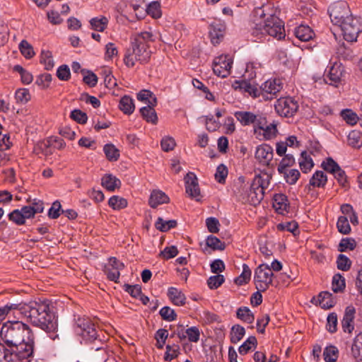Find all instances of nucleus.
Segmentation results:
<instances>
[{
    "instance_id": "1",
    "label": "nucleus",
    "mask_w": 362,
    "mask_h": 362,
    "mask_svg": "<svg viewBox=\"0 0 362 362\" xmlns=\"http://www.w3.org/2000/svg\"><path fill=\"white\" fill-rule=\"evenodd\" d=\"M0 336L11 348L21 347V351L28 352L27 361L33 356L35 337L28 325L18 320L7 321L1 328Z\"/></svg>"
},
{
    "instance_id": "2",
    "label": "nucleus",
    "mask_w": 362,
    "mask_h": 362,
    "mask_svg": "<svg viewBox=\"0 0 362 362\" xmlns=\"http://www.w3.org/2000/svg\"><path fill=\"white\" fill-rule=\"evenodd\" d=\"M252 34L268 35L277 40L285 37L284 22L276 15L271 4L263 5L253 11Z\"/></svg>"
},
{
    "instance_id": "3",
    "label": "nucleus",
    "mask_w": 362,
    "mask_h": 362,
    "mask_svg": "<svg viewBox=\"0 0 362 362\" xmlns=\"http://www.w3.org/2000/svg\"><path fill=\"white\" fill-rule=\"evenodd\" d=\"M20 313L34 326L45 332H54L57 328L56 316L46 301L21 303Z\"/></svg>"
},
{
    "instance_id": "4",
    "label": "nucleus",
    "mask_w": 362,
    "mask_h": 362,
    "mask_svg": "<svg viewBox=\"0 0 362 362\" xmlns=\"http://www.w3.org/2000/svg\"><path fill=\"white\" fill-rule=\"evenodd\" d=\"M155 41V35L151 31H143L134 35L130 40V47L126 50L124 63L132 68L136 62L147 63L151 55V44Z\"/></svg>"
},
{
    "instance_id": "5",
    "label": "nucleus",
    "mask_w": 362,
    "mask_h": 362,
    "mask_svg": "<svg viewBox=\"0 0 362 362\" xmlns=\"http://www.w3.org/2000/svg\"><path fill=\"white\" fill-rule=\"evenodd\" d=\"M271 176L267 173L256 175L250 187L246 202L251 205L259 204L264 199V192L269 187Z\"/></svg>"
},
{
    "instance_id": "6",
    "label": "nucleus",
    "mask_w": 362,
    "mask_h": 362,
    "mask_svg": "<svg viewBox=\"0 0 362 362\" xmlns=\"http://www.w3.org/2000/svg\"><path fill=\"white\" fill-rule=\"evenodd\" d=\"M338 26L340 27L345 40L355 42L358 34L362 31V21L360 18L351 15Z\"/></svg>"
},
{
    "instance_id": "7",
    "label": "nucleus",
    "mask_w": 362,
    "mask_h": 362,
    "mask_svg": "<svg viewBox=\"0 0 362 362\" xmlns=\"http://www.w3.org/2000/svg\"><path fill=\"white\" fill-rule=\"evenodd\" d=\"M259 121L261 124L257 123L253 129L255 138L259 141H269L274 139L278 133L277 124L274 121L267 124V117L264 115Z\"/></svg>"
},
{
    "instance_id": "8",
    "label": "nucleus",
    "mask_w": 362,
    "mask_h": 362,
    "mask_svg": "<svg viewBox=\"0 0 362 362\" xmlns=\"http://www.w3.org/2000/svg\"><path fill=\"white\" fill-rule=\"evenodd\" d=\"M273 272L268 264H259L255 270L254 282L258 291H265L272 284Z\"/></svg>"
},
{
    "instance_id": "9",
    "label": "nucleus",
    "mask_w": 362,
    "mask_h": 362,
    "mask_svg": "<svg viewBox=\"0 0 362 362\" xmlns=\"http://www.w3.org/2000/svg\"><path fill=\"white\" fill-rule=\"evenodd\" d=\"M328 13L331 21L336 25H339L351 16L348 4L344 1L332 4L328 8Z\"/></svg>"
},
{
    "instance_id": "10",
    "label": "nucleus",
    "mask_w": 362,
    "mask_h": 362,
    "mask_svg": "<svg viewBox=\"0 0 362 362\" xmlns=\"http://www.w3.org/2000/svg\"><path fill=\"white\" fill-rule=\"evenodd\" d=\"M298 103L292 97H281L274 103V109L281 117H291L298 110Z\"/></svg>"
},
{
    "instance_id": "11",
    "label": "nucleus",
    "mask_w": 362,
    "mask_h": 362,
    "mask_svg": "<svg viewBox=\"0 0 362 362\" xmlns=\"http://www.w3.org/2000/svg\"><path fill=\"white\" fill-rule=\"evenodd\" d=\"M233 63V59L229 54L218 56L213 62V71L218 77L226 78L230 74Z\"/></svg>"
},
{
    "instance_id": "12",
    "label": "nucleus",
    "mask_w": 362,
    "mask_h": 362,
    "mask_svg": "<svg viewBox=\"0 0 362 362\" xmlns=\"http://www.w3.org/2000/svg\"><path fill=\"white\" fill-rule=\"evenodd\" d=\"M28 353L26 351H21L18 348L7 349L3 344L0 343V362H24L27 361Z\"/></svg>"
},
{
    "instance_id": "13",
    "label": "nucleus",
    "mask_w": 362,
    "mask_h": 362,
    "mask_svg": "<svg viewBox=\"0 0 362 362\" xmlns=\"http://www.w3.org/2000/svg\"><path fill=\"white\" fill-rule=\"evenodd\" d=\"M344 74V69L340 62H330L325 71V81L330 85L337 86Z\"/></svg>"
},
{
    "instance_id": "14",
    "label": "nucleus",
    "mask_w": 362,
    "mask_h": 362,
    "mask_svg": "<svg viewBox=\"0 0 362 362\" xmlns=\"http://www.w3.org/2000/svg\"><path fill=\"white\" fill-rule=\"evenodd\" d=\"M76 332L87 341L97 339V331L94 324L88 318L79 317L76 321Z\"/></svg>"
},
{
    "instance_id": "15",
    "label": "nucleus",
    "mask_w": 362,
    "mask_h": 362,
    "mask_svg": "<svg viewBox=\"0 0 362 362\" xmlns=\"http://www.w3.org/2000/svg\"><path fill=\"white\" fill-rule=\"evenodd\" d=\"M283 88V83L279 78H270L263 83L259 87L260 96L267 100L274 98Z\"/></svg>"
},
{
    "instance_id": "16",
    "label": "nucleus",
    "mask_w": 362,
    "mask_h": 362,
    "mask_svg": "<svg viewBox=\"0 0 362 362\" xmlns=\"http://www.w3.org/2000/svg\"><path fill=\"white\" fill-rule=\"evenodd\" d=\"M264 115L262 113H255L250 111H236L234 112V116L240 124L243 127L252 126L253 129L255 126L259 123L261 124L259 121Z\"/></svg>"
},
{
    "instance_id": "17",
    "label": "nucleus",
    "mask_w": 362,
    "mask_h": 362,
    "mask_svg": "<svg viewBox=\"0 0 362 362\" xmlns=\"http://www.w3.org/2000/svg\"><path fill=\"white\" fill-rule=\"evenodd\" d=\"M232 87L243 93H248L252 98L260 96L261 90L257 84L246 79L235 80L232 84Z\"/></svg>"
},
{
    "instance_id": "18",
    "label": "nucleus",
    "mask_w": 362,
    "mask_h": 362,
    "mask_svg": "<svg viewBox=\"0 0 362 362\" xmlns=\"http://www.w3.org/2000/svg\"><path fill=\"white\" fill-rule=\"evenodd\" d=\"M124 267V264L119 262L116 257L110 258L109 263L105 270L107 279L110 281L117 282L120 276V271L122 270Z\"/></svg>"
},
{
    "instance_id": "19",
    "label": "nucleus",
    "mask_w": 362,
    "mask_h": 362,
    "mask_svg": "<svg viewBox=\"0 0 362 362\" xmlns=\"http://www.w3.org/2000/svg\"><path fill=\"white\" fill-rule=\"evenodd\" d=\"M274 156L273 148L269 144H261L256 148L255 158L263 165H269Z\"/></svg>"
},
{
    "instance_id": "20",
    "label": "nucleus",
    "mask_w": 362,
    "mask_h": 362,
    "mask_svg": "<svg viewBox=\"0 0 362 362\" xmlns=\"http://www.w3.org/2000/svg\"><path fill=\"white\" fill-rule=\"evenodd\" d=\"M185 182L186 192L192 198L199 200L198 197L200 195V191L199 184L197 182V178L194 173H187L186 177H185Z\"/></svg>"
},
{
    "instance_id": "21",
    "label": "nucleus",
    "mask_w": 362,
    "mask_h": 362,
    "mask_svg": "<svg viewBox=\"0 0 362 362\" xmlns=\"http://www.w3.org/2000/svg\"><path fill=\"white\" fill-rule=\"evenodd\" d=\"M356 309L353 305H349L345 308L341 320V327L344 332L351 333L354 329V319Z\"/></svg>"
},
{
    "instance_id": "22",
    "label": "nucleus",
    "mask_w": 362,
    "mask_h": 362,
    "mask_svg": "<svg viewBox=\"0 0 362 362\" xmlns=\"http://www.w3.org/2000/svg\"><path fill=\"white\" fill-rule=\"evenodd\" d=\"M169 197L163 191L159 189L153 190L151 194L148 203L151 207L156 208L158 205L168 203Z\"/></svg>"
},
{
    "instance_id": "23",
    "label": "nucleus",
    "mask_w": 362,
    "mask_h": 362,
    "mask_svg": "<svg viewBox=\"0 0 362 362\" xmlns=\"http://www.w3.org/2000/svg\"><path fill=\"white\" fill-rule=\"evenodd\" d=\"M273 206L280 214L287 212L289 207L287 197L283 194H275L273 199Z\"/></svg>"
},
{
    "instance_id": "24",
    "label": "nucleus",
    "mask_w": 362,
    "mask_h": 362,
    "mask_svg": "<svg viewBox=\"0 0 362 362\" xmlns=\"http://www.w3.org/2000/svg\"><path fill=\"white\" fill-rule=\"evenodd\" d=\"M101 185L107 190L113 192L121 185L120 180L112 174H105L101 179Z\"/></svg>"
},
{
    "instance_id": "25",
    "label": "nucleus",
    "mask_w": 362,
    "mask_h": 362,
    "mask_svg": "<svg viewBox=\"0 0 362 362\" xmlns=\"http://www.w3.org/2000/svg\"><path fill=\"white\" fill-rule=\"evenodd\" d=\"M294 34L296 37L303 42H307L311 40L314 36L313 30L305 25H300L295 28Z\"/></svg>"
},
{
    "instance_id": "26",
    "label": "nucleus",
    "mask_w": 362,
    "mask_h": 362,
    "mask_svg": "<svg viewBox=\"0 0 362 362\" xmlns=\"http://www.w3.org/2000/svg\"><path fill=\"white\" fill-rule=\"evenodd\" d=\"M168 296L175 305L181 306L185 303L186 297L185 294L175 287H170L168 288Z\"/></svg>"
},
{
    "instance_id": "27",
    "label": "nucleus",
    "mask_w": 362,
    "mask_h": 362,
    "mask_svg": "<svg viewBox=\"0 0 362 362\" xmlns=\"http://www.w3.org/2000/svg\"><path fill=\"white\" fill-rule=\"evenodd\" d=\"M298 163L301 171L307 173L311 170L314 166V163L310 156L306 152L303 151L298 158Z\"/></svg>"
},
{
    "instance_id": "28",
    "label": "nucleus",
    "mask_w": 362,
    "mask_h": 362,
    "mask_svg": "<svg viewBox=\"0 0 362 362\" xmlns=\"http://www.w3.org/2000/svg\"><path fill=\"white\" fill-rule=\"evenodd\" d=\"M327 182V177L325 173L317 170L310 178L309 184L313 187H324Z\"/></svg>"
},
{
    "instance_id": "29",
    "label": "nucleus",
    "mask_w": 362,
    "mask_h": 362,
    "mask_svg": "<svg viewBox=\"0 0 362 362\" xmlns=\"http://www.w3.org/2000/svg\"><path fill=\"white\" fill-rule=\"evenodd\" d=\"M262 64L257 62H250L246 64L245 71L243 76L246 78L253 79L256 77L257 74L260 72Z\"/></svg>"
},
{
    "instance_id": "30",
    "label": "nucleus",
    "mask_w": 362,
    "mask_h": 362,
    "mask_svg": "<svg viewBox=\"0 0 362 362\" xmlns=\"http://www.w3.org/2000/svg\"><path fill=\"white\" fill-rule=\"evenodd\" d=\"M108 22L109 21L105 16H100L93 18L90 20V28L95 31L103 32L106 29Z\"/></svg>"
},
{
    "instance_id": "31",
    "label": "nucleus",
    "mask_w": 362,
    "mask_h": 362,
    "mask_svg": "<svg viewBox=\"0 0 362 362\" xmlns=\"http://www.w3.org/2000/svg\"><path fill=\"white\" fill-rule=\"evenodd\" d=\"M153 107L154 106L148 105L146 107H141L140 109V112L146 122L155 124L158 122V117Z\"/></svg>"
},
{
    "instance_id": "32",
    "label": "nucleus",
    "mask_w": 362,
    "mask_h": 362,
    "mask_svg": "<svg viewBox=\"0 0 362 362\" xmlns=\"http://www.w3.org/2000/svg\"><path fill=\"white\" fill-rule=\"evenodd\" d=\"M119 109L126 115H131L135 109L133 99L128 96H123L119 101Z\"/></svg>"
},
{
    "instance_id": "33",
    "label": "nucleus",
    "mask_w": 362,
    "mask_h": 362,
    "mask_svg": "<svg viewBox=\"0 0 362 362\" xmlns=\"http://www.w3.org/2000/svg\"><path fill=\"white\" fill-rule=\"evenodd\" d=\"M318 302L320 306L323 309H329L332 308L335 303L332 295L327 291H324L320 293L318 296Z\"/></svg>"
},
{
    "instance_id": "34",
    "label": "nucleus",
    "mask_w": 362,
    "mask_h": 362,
    "mask_svg": "<svg viewBox=\"0 0 362 362\" xmlns=\"http://www.w3.org/2000/svg\"><path fill=\"white\" fill-rule=\"evenodd\" d=\"M236 315L238 319L244 322L251 324L255 320L252 312L247 307H240L237 310Z\"/></svg>"
},
{
    "instance_id": "35",
    "label": "nucleus",
    "mask_w": 362,
    "mask_h": 362,
    "mask_svg": "<svg viewBox=\"0 0 362 362\" xmlns=\"http://www.w3.org/2000/svg\"><path fill=\"white\" fill-rule=\"evenodd\" d=\"M186 335L181 336L179 334V337L180 339H184L185 337H187L188 340L190 342L197 343L199 341L200 338V330L196 326H192L189 328H187L185 330Z\"/></svg>"
},
{
    "instance_id": "36",
    "label": "nucleus",
    "mask_w": 362,
    "mask_h": 362,
    "mask_svg": "<svg viewBox=\"0 0 362 362\" xmlns=\"http://www.w3.org/2000/svg\"><path fill=\"white\" fill-rule=\"evenodd\" d=\"M146 13L155 19L160 18L162 16L160 3L157 1L149 3L146 8Z\"/></svg>"
},
{
    "instance_id": "37",
    "label": "nucleus",
    "mask_w": 362,
    "mask_h": 362,
    "mask_svg": "<svg viewBox=\"0 0 362 362\" xmlns=\"http://www.w3.org/2000/svg\"><path fill=\"white\" fill-rule=\"evenodd\" d=\"M245 334V328L239 325H233L230 331V341L233 344H237L244 337Z\"/></svg>"
},
{
    "instance_id": "38",
    "label": "nucleus",
    "mask_w": 362,
    "mask_h": 362,
    "mask_svg": "<svg viewBox=\"0 0 362 362\" xmlns=\"http://www.w3.org/2000/svg\"><path fill=\"white\" fill-rule=\"evenodd\" d=\"M252 275L251 269L246 264H243V272L240 275L235 279L237 285L242 286L248 283L250 280Z\"/></svg>"
},
{
    "instance_id": "39",
    "label": "nucleus",
    "mask_w": 362,
    "mask_h": 362,
    "mask_svg": "<svg viewBox=\"0 0 362 362\" xmlns=\"http://www.w3.org/2000/svg\"><path fill=\"white\" fill-rule=\"evenodd\" d=\"M348 144L354 148H360L362 146V134L358 131H351L348 135Z\"/></svg>"
},
{
    "instance_id": "40",
    "label": "nucleus",
    "mask_w": 362,
    "mask_h": 362,
    "mask_svg": "<svg viewBox=\"0 0 362 362\" xmlns=\"http://www.w3.org/2000/svg\"><path fill=\"white\" fill-rule=\"evenodd\" d=\"M108 204L114 210H120L127 206V201L119 196L114 195L109 199Z\"/></svg>"
},
{
    "instance_id": "41",
    "label": "nucleus",
    "mask_w": 362,
    "mask_h": 362,
    "mask_svg": "<svg viewBox=\"0 0 362 362\" xmlns=\"http://www.w3.org/2000/svg\"><path fill=\"white\" fill-rule=\"evenodd\" d=\"M339 356L338 349L334 346H327L323 352L324 359L326 362H335Z\"/></svg>"
},
{
    "instance_id": "42",
    "label": "nucleus",
    "mask_w": 362,
    "mask_h": 362,
    "mask_svg": "<svg viewBox=\"0 0 362 362\" xmlns=\"http://www.w3.org/2000/svg\"><path fill=\"white\" fill-rule=\"evenodd\" d=\"M177 226L175 220L164 221L162 218H158L155 223L156 228L163 232L169 230Z\"/></svg>"
},
{
    "instance_id": "43",
    "label": "nucleus",
    "mask_w": 362,
    "mask_h": 362,
    "mask_svg": "<svg viewBox=\"0 0 362 362\" xmlns=\"http://www.w3.org/2000/svg\"><path fill=\"white\" fill-rule=\"evenodd\" d=\"M137 99L152 106H155L156 105V98L153 95V93L150 90H141L137 94Z\"/></svg>"
},
{
    "instance_id": "44",
    "label": "nucleus",
    "mask_w": 362,
    "mask_h": 362,
    "mask_svg": "<svg viewBox=\"0 0 362 362\" xmlns=\"http://www.w3.org/2000/svg\"><path fill=\"white\" fill-rule=\"evenodd\" d=\"M257 341L254 336L249 337L247 340L239 347L238 351L241 355H245L252 348H255Z\"/></svg>"
},
{
    "instance_id": "45",
    "label": "nucleus",
    "mask_w": 362,
    "mask_h": 362,
    "mask_svg": "<svg viewBox=\"0 0 362 362\" xmlns=\"http://www.w3.org/2000/svg\"><path fill=\"white\" fill-rule=\"evenodd\" d=\"M279 174L283 175L286 182L289 185L296 184L300 175L297 169L286 170L284 173Z\"/></svg>"
},
{
    "instance_id": "46",
    "label": "nucleus",
    "mask_w": 362,
    "mask_h": 362,
    "mask_svg": "<svg viewBox=\"0 0 362 362\" xmlns=\"http://www.w3.org/2000/svg\"><path fill=\"white\" fill-rule=\"evenodd\" d=\"M21 303H8L3 307L0 308V322L5 319L6 315L12 311H18L20 313Z\"/></svg>"
},
{
    "instance_id": "47",
    "label": "nucleus",
    "mask_w": 362,
    "mask_h": 362,
    "mask_svg": "<svg viewBox=\"0 0 362 362\" xmlns=\"http://www.w3.org/2000/svg\"><path fill=\"white\" fill-rule=\"evenodd\" d=\"M18 47L21 53L25 58L30 59L35 55L33 47L27 40H23Z\"/></svg>"
},
{
    "instance_id": "48",
    "label": "nucleus",
    "mask_w": 362,
    "mask_h": 362,
    "mask_svg": "<svg viewBox=\"0 0 362 362\" xmlns=\"http://www.w3.org/2000/svg\"><path fill=\"white\" fill-rule=\"evenodd\" d=\"M40 62L45 65V69L51 70L54 66L52 52L49 50H42L40 56Z\"/></svg>"
},
{
    "instance_id": "49",
    "label": "nucleus",
    "mask_w": 362,
    "mask_h": 362,
    "mask_svg": "<svg viewBox=\"0 0 362 362\" xmlns=\"http://www.w3.org/2000/svg\"><path fill=\"white\" fill-rule=\"evenodd\" d=\"M295 163V158L291 154H286L279 163L277 170L279 173H284L288 168L292 166Z\"/></svg>"
},
{
    "instance_id": "50",
    "label": "nucleus",
    "mask_w": 362,
    "mask_h": 362,
    "mask_svg": "<svg viewBox=\"0 0 362 362\" xmlns=\"http://www.w3.org/2000/svg\"><path fill=\"white\" fill-rule=\"evenodd\" d=\"M341 117L342 119L350 125H355L358 120V117L350 109H345L341 112Z\"/></svg>"
},
{
    "instance_id": "51",
    "label": "nucleus",
    "mask_w": 362,
    "mask_h": 362,
    "mask_svg": "<svg viewBox=\"0 0 362 362\" xmlns=\"http://www.w3.org/2000/svg\"><path fill=\"white\" fill-rule=\"evenodd\" d=\"M103 151L106 158L110 161L117 160L119 157V151L113 144H105Z\"/></svg>"
},
{
    "instance_id": "52",
    "label": "nucleus",
    "mask_w": 362,
    "mask_h": 362,
    "mask_svg": "<svg viewBox=\"0 0 362 362\" xmlns=\"http://www.w3.org/2000/svg\"><path fill=\"white\" fill-rule=\"evenodd\" d=\"M362 354V332L359 333L355 339L351 346V355L356 359Z\"/></svg>"
},
{
    "instance_id": "53",
    "label": "nucleus",
    "mask_w": 362,
    "mask_h": 362,
    "mask_svg": "<svg viewBox=\"0 0 362 362\" xmlns=\"http://www.w3.org/2000/svg\"><path fill=\"white\" fill-rule=\"evenodd\" d=\"M179 354L180 347L178 345H167L166 351L164 355V360L165 361H171L172 360L176 358L178 356Z\"/></svg>"
},
{
    "instance_id": "54",
    "label": "nucleus",
    "mask_w": 362,
    "mask_h": 362,
    "mask_svg": "<svg viewBox=\"0 0 362 362\" xmlns=\"http://www.w3.org/2000/svg\"><path fill=\"white\" fill-rule=\"evenodd\" d=\"M337 227L339 233L342 234H349L351 231L348 217L341 216L338 218Z\"/></svg>"
},
{
    "instance_id": "55",
    "label": "nucleus",
    "mask_w": 362,
    "mask_h": 362,
    "mask_svg": "<svg viewBox=\"0 0 362 362\" xmlns=\"http://www.w3.org/2000/svg\"><path fill=\"white\" fill-rule=\"evenodd\" d=\"M345 288L344 278L339 274H335L332 279V288L334 293L341 291Z\"/></svg>"
},
{
    "instance_id": "56",
    "label": "nucleus",
    "mask_w": 362,
    "mask_h": 362,
    "mask_svg": "<svg viewBox=\"0 0 362 362\" xmlns=\"http://www.w3.org/2000/svg\"><path fill=\"white\" fill-rule=\"evenodd\" d=\"M15 98L17 103H20L22 104L27 103L30 100V95L28 89H18L15 93Z\"/></svg>"
},
{
    "instance_id": "57",
    "label": "nucleus",
    "mask_w": 362,
    "mask_h": 362,
    "mask_svg": "<svg viewBox=\"0 0 362 362\" xmlns=\"http://www.w3.org/2000/svg\"><path fill=\"white\" fill-rule=\"evenodd\" d=\"M337 315L335 313H332L328 315L327 318V330L330 333H334L337 330Z\"/></svg>"
},
{
    "instance_id": "58",
    "label": "nucleus",
    "mask_w": 362,
    "mask_h": 362,
    "mask_svg": "<svg viewBox=\"0 0 362 362\" xmlns=\"http://www.w3.org/2000/svg\"><path fill=\"white\" fill-rule=\"evenodd\" d=\"M159 313L161 317L168 322L174 321L177 317L175 310L168 306L162 308L160 310Z\"/></svg>"
},
{
    "instance_id": "59",
    "label": "nucleus",
    "mask_w": 362,
    "mask_h": 362,
    "mask_svg": "<svg viewBox=\"0 0 362 362\" xmlns=\"http://www.w3.org/2000/svg\"><path fill=\"white\" fill-rule=\"evenodd\" d=\"M337 268L341 271H348L351 265L350 259L344 255L340 254L337 259Z\"/></svg>"
},
{
    "instance_id": "60",
    "label": "nucleus",
    "mask_w": 362,
    "mask_h": 362,
    "mask_svg": "<svg viewBox=\"0 0 362 362\" xmlns=\"http://www.w3.org/2000/svg\"><path fill=\"white\" fill-rule=\"evenodd\" d=\"M206 244L208 247L213 250H223L225 248L223 243L218 238L214 235H209L206 240Z\"/></svg>"
},
{
    "instance_id": "61",
    "label": "nucleus",
    "mask_w": 362,
    "mask_h": 362,
    "mask_svg": "<svg viewBox=\"0 0 362 362\" xmlns=\"http://www.w3.org/2000/svg\"><path fill=\"white\" fill-rule=\"evenodd\" d=\"M356 247V242L351 238H343L338 246V250L340 252H345L347 250H353Z\"/></svg>"
},
{
    "instance_id": "62",
    "label": "nucleus",
    "mask_w": 362,
    "mask_h": 362,
    "mask_svg": "<svg viewBox=\"0 0 362 362\" xmlns=\"http://www.w3.org/2000/svg\"><path fill=\"white\" fill-rule=\"evenodd\" d=\"M225 281V278L221 274L211 276L207 280L208 286L211 289H216L218 288Z\"/></svg>"
},
{
    "instance_id": "63",
    "label": "nucleus",
    "mask_w": 362,
    "mask_h": 362,
    "mask_svg": "<svg viewBox=\"0 0 362 362\" xmlns=\"http://www.w3.org/2000/svg\"><path fill=\"white\" fill-rule=\"evenodd\" d=\"M57 76L61 81H68L71 76L70 69L69 66L66 64L59 66L57 70Z\"/></svg>"
},
{
    "instance_id": "64",
    "label": "nucleus",
    "mask_w": 362,
    "mask_h": 362,
    "mask_svg": "<svg viewBox=\"0 0 362 362\" xmlns=\"http://www.w3.org/2000/svg\"><path fill=\"white\" fill-rule=\"evenodd\" d=\"M228 168L227 167L221 164L219 165L217 168L215 173V179L217 182L219 183H223L226 180V178L228 175Z\"/></svg>"
}]
</instances>
